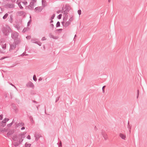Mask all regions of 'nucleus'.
I'll use <instances>...</instances> for the list:
<instances>
[{"label":"nucleus","mask_w":147,"mask_h":147,"mask_svg":"<svg viewBox=\"0 0 147 147\" xmlns=\"http://www.w3.org/2000/svg\"><path fill=\"white\" fill-rule=\"evenodd\" d=\"M15 27L18 30L20 29V27L18 25H16L15 26Z\"/></svg>","instance_id":"24"},{"label":"nucleus","mask_w":147,"mask_h":147,"mask_svg":"<svg viewBox=\"0 0 147 147\" xmlns=\"http://www.w3.org/2000/svg\"><path fill=\"white\" fill-rule=\"evenodd\" d=\"M31 1L30 3V4L28 6L30 9L33 8V6L34 4L36 2V0H31Z\"/></svg>","instance_id":"7"},{"label":"nucleus","mask_w":147,"mask_h":147,"mask_svg":"<svg viewBox=\"0 0 147 147\" xmlns=\"http://www.w3.org/2000/svg\"><path fill=\"white\" fill-rule=\"evenodd\" d=\"M65 10L68 12L69 11V7L68 5H65Z\"/></svg>","instance_id":"18"},{"label":"nucleus","mask_w":147,"mask_h":147,"mask_svg":"<svg viewBox=\"0 0 147 147\" xmlns=\"http://www.w3.org/2000/svg\"><path fill=\"white\" fill-rule=\"evenodd\" d=\"M14 122V119L13 120L12 122L10 123H9V124H8L7 125V126L8 127H10L12 125L13 123Z\"/></svg>","instance_id":"23"},{"label":"nucleus","mask_w":147,"mask_h":147,"mask_svg":"<svg viewBox=\"0 0 147 147\" xmlns=\"http://www.w3.org/2000/svg\"><path fill=\"white\" fill-rule=\"evenodd\" d=\"M22 3L25 5H26L27 4V1H25L24 2H22Z\"/></svg>","instance_id":"43"},{"label":"nucleus","mask_w":147,"mask_h":147,"mask_svg":"<svg viewBox=\"0 0 147 147\" xmlns=\"http://www.w3.org/2000/svg\"><path fill=\"white\" fill-rule=\"evenodd\" d=\"M3 115H0V120H2L3 119Z\"/></svg>","instance_id":"45"},{"label":"nucleus","mask_w":147,"mask_h":147,"mask_svg":"<svg viewBox=\"0 0 147 147\" xmlns=\"http://www.w3.org/2000/svg\"><path fill=\"white\" fill-rule=\"evenodd\" d=\"M53 21L52 20H51L50 21V23H53Z\"/></svg>","instance_id":"58"},{"label":"nucleus","mask_w":147,"mask_h":147,"mask_svg":"<svg viewBox=\"0 0 147 147\" xmlns=\"http://www.w3.org/2000/svg\"><path fill=\"white\" fill-rule=\"evenodd\" d=\"M19 145V144L17 143H16L14 144V145L15 146H18Z\"/></svg>","instance_id":"47"},{"label":"nucleus","mask_w":147,"mask_h":147,"mask_svg":"<svg viewBox=\"0 0 147 147\" xmlns=\"http://www.w3.org/2000/svg\"><path fill=\"white\" fill-rule=\"evenodd\" d=\"M6 44L2 45V47L3 49L5 50L6 49Z\"/></svg>","instance_id":"26"},{"label":"nucleus","mask_w":147,"mask_h":147,"mask_svg":"<svg viewBox=\"0 0 147 147\" xmlns=\"http://www.w3.org/2000/svg\"><path fill=\"white\" fill-rule=\"evenodd\" d=\"M31 42L33 43L36 44L39 46H40L41 45L42 43L40 41H38V39L34 38L31 39Z\"/></svg>","instance_id":"4"},{"label":"nucleus","mask_w":147,"mask_h":147,"mask_svg":"<svg viewBox=\"0 0 147 147\" xmlns=\"http://www.w3.org/2000/svg\"><path fill=\"white\" fill-rule=\"evenodd\" d=\"M58 30H62V29H60Z\"/></svg>","instance_id":"62"},{"label":"nucleus","mask_w":147,"mask_h":147,"mask_svg":"<svg viewBox=\"0 0 147 147\" xmlns=\"http://www.w3.org/2000/svg\"><path fill=\"white\" fill-rule=\"evenodd\" d=\"M33 79L35 81H36L37 80V78L36 76L35 75L33 76Z\"/></svg>","instance_id":"32"},{"label":"nucleus","mask_w":147,"mask_h":147,"mask_svg":"<svg viewBox=\"0 0 147 147\" xmlns=\"http://www.w3.org/2000/svg\"><path fill=\"white\" fill-rule=\"evenodd\" d=\"M62 14H60L59 15L57 16V18L59 19H60L61 18L62 16Z\"/></svg>","instance_id":"34"},{"label":"nucleus","mask_w":147,"mask_h":147,"mask_svg":"<svg viewBox=\"0 0 147 147\" xmlns=\"http://www.w3.org/2000/svg\"><path fill=\"white\" fill-rule=\"evenodd\" d=\"M7 7L10 8H13L14 7V5L13 3L12 4H8L6 5Z\"/></svg>","instance_id":"10"},{"label":"nucleus","mask_w":147,"mask_h":147,"mask_svg":"<svg viewBox=\"0 0 147 147\" xmlns=\"http://www.w3.org/2000/svg\"><path fill=\"white\" fill-rule=\"evenodd\" d=\"M9 120L8 118H5L3 120L0 122V126L3 127H5L6 125V122Z\"/></svg>","instance_id":"3"},{"label":"nucleus","mask_w":147,"mask_h":147,"mask_svg":"<svg viewBox=\"0 0 147 147\" xmlns=\"http://www.w3.org/2000/svg\"><path fill=\"white\" fill-rule=\"evenodd\" d=\"M13 2H15L16 0H11Z\"/></svg>","instance_id":"61"},{"label":"nucleus","mask_w":147,"mask_h":147,"mask_svg":"<svg viewBox=\"0 0 147 147\" xmlns=\"http://www.w3.org/2000/svg\"><path fill=\"white\" fill-rule=\"evenodd\" d=\"M70 23H71V22L69 21H68L66 22L65 23V24L64 25V27H67L70 24Z\"/></svg>","instance_id":"17"},{"label":"nucleus","mask_w":147,"mask_h":147,"mask_svg":"<svg viewBox=\"0 0 147 147\" xmlns=\"http://www.w3.org/2000/svg\"><path fill=\"white\" fill-rule=\"evenodd\" d=\"M18 5L19 7L21 9H22L23 8V7L22 6L21 4L20 3H18Z\"/></svg>","instance_id":"27"},{"label":"nucleus","mask_w":147,"mask_h":147,"mask_svg":"<svg viewBox=\"0 0 147 147\" xmlns=\"http://www.w3.org/2000/svg\"><path fill=\"white\" fill-rule=\"evenodd\" d=\"M60 12V11H57V13H58L59 12Z\"/></svg>","instance_id":"64"},{"label":"nucleus","mask_w":147,"mask_h":147,"mask_svg":"<svg viewBox=\"0 0 147 147\" xmlns=\"http://www.w3.org/2000/svg\"><path fill=\"white\" fill-rule=\"evenodd\" d=\"M23 140V139L21 138V139L19 140L20 143H21L22 142Z\"/></svg>","instance_id":"46"},{"label":"nucleus","mask_w":147,"mask_h":147,"mask_svg":"<svg viewBox=\"0 0 147 147\" xmlns=\"http://www.w3.org/2000/svg\"><path fill=\"white\" fill-rule=\"evenodd\" d=\"M19 34L18 33L16 32H13L11 34V37L13 39L14 41L17 43L20 42V40L18 38Z\"/></svg>","instance_id":"2"},{"label":"nucleus","mask_w":147,"mask_h":147,"mask_svg":"<svg viewBox=\"0 0 147 147\" xmlns=\"http://www.w3.org/2000/svg\"><path fill=\"white\" fill-rule=\"evenodd\" d=\"M46 40V38H45V37H43L42 38V40Z\"/></svg>","instance_id":"48"},{"label":"nucleus","mask_w":147,"mask_h":147,"mask_svg":"<svg viewBox=\"0 0 147 147\" xmlns=\"http://www.w3.org/2000/svg\"><path fill=\"white\" fill-rule=\"evenodd\" d=\"M60 26V22L59 21H58L56 24V27H58Z\"/></svg>","instance_id":"29"},{"label":"nucleus","mask_w":147,"mask_h":147,"mask_svg":"<svg viewBox=\"0 0 147 147\" xmlns=\"http://www.w3.org/2000/svg\"><path fill=\"white\" fill-rule=\"evenodd\" d=\"M20 43V42L17 43V42H15V41H14L13 43L12 44L10 45V49H9V50L14 49L16 48V45H18Z\"/></svg>","instance_id":"5"},{"label":"nucleus","mask_w":147,"mask_h":147,"mask_svg":"<svg viewBox=\"0 0 147 147\" xmlns=\"http://www.w3.org/2000/svg\"><path fill=\"white\" fill-rule=\"evenodd\" d=\"M101 134L104 137V139L105 140H106L107 139V135L106 133H105L104 131H102Z\"/></svg>","instance_id":"9"},{"label":"nucleus","mask_w":147,"mask_h":147,"mask_svg":"<svg viewBox=\"0 0 147 147\" xmlns=\"http://www.w3.org/2000/svg\"><path fill=\"white\" fill-rule=\"evenodd\" d=\"M26 86L27 87L31 88L32 89H34V86L33 83L31 82L30 81L28 82L26 84Z\"/></svg>","instance_id":"6"},{"label":"nucleus","mask_w":147,"mask_h":147,"mask_svg":"<svg viewBox=\"0 0 147 147\" xmlns=\"http://www.w3.org/2000/svg\"><path fill=\"white\" fill-rule=\"evenodd\" d=\"M73 19H73V17L72 16L71 17L69 18V21L71 22V21H72L73 20Z\"/></svg>","instance_id":"33"},{"label":"nucleus","mask_w":147,"mask_h":147,"mask_svg":"<svg viewBox=\"0 0 147 147\" xmlns=\"http://www.w3.org/2000/svg\"><path fill=\"white\" fill-rule=\"evenodd\" d=\"M57 144L58 145L59 147H61L62 146V144L61 141H60L59 143V144L58 143H57Z\"/></svg>","instance_id":"35"},{"label":"nucleus","mask_w":147,"mask_h":147,"mask_svg":"<svg viewBox=\"0 0 147 147\" xmlns=\"http://www.w3.org/2000/svg\"><path fill=\"white\" fill-rule=\"evenodd\" d=\"M11 28L8 26L3 27L1 29V31L3 34L6 36H8L9 32H11Z\"/></svg>","instance_id":"1"},{"label":"nucleus","mask_w":147,"mask_h":147,"mask_svg":"<svg viewBox=\"0 0 147 147\" xmlns=\"http://www.w3.org/2000/svg\"><path fill=\"white\" fill-rule=\"evenodd\" d=\"M11 106L13 109L14 110L15 112H16L17 110L16 108V105L14 104H12Z\"/></svg>","instance_id":"11"},{"label":"nucleus","mask_w":147,"mask_h":147,"mask_svg":"<svg viewBox=\"0 0 147 147\" xmlns=\"http://www.w3.org/2000/svg\"><path fill=\"white\" fill-rule=\"evenodd\" d=\"M31 21V20H30L28 23L27 26H29L30 24V22Z\"/></svg>","instance_id":"50"},{"label":"nucleus","mask_w":147,"mask_h":147,"mask_svg":"<svg viewBox=\"0 0 147 147\" xmlns=\"http://www.w3.org/2000/svg\"><path fill=\"white\" fill-rule=\"evenodd\" d=\"M35 137H36L35 138V140L36 141H37L38 140V139L40 137V136L38 135H36V136H35Z\"/></svg>","instance_id":"21"},{"label":"nucleus","mask_w":147,"mask_h":147,"mask_svg":"<svg viewBox=\"0 0 147 147\" xmlns=\"http://www.w3.org/2000/svg\"><path fill=\"white\" fill-rule=\"evenodd\" d=\"M24 13V12L23 11H21L18 12L17 13V15L18 16H21L23 15Z\"/></svg>","instance_id":"13"},{"label":"nucleus","mask_w":147,"mask_h":147,"mask_svg":"<svg viewBox=\"0 0 147 147\" xmlns=\"http://www.w3.org/2000/svg\"><path fill=\"white\" fill-rule=\"evenodd\" d=\"M29 118L30 120V121L32 123H34V122L33 120V118L32 116H30L29 117Z\"/></svg>","instance_id":"19"},{"label":"nucleus","mask_w":147,"mask_h":147,"mask_svg":"<svg viewBox=\"0 0 147 147\" xmlns=\"http://www.w3.org/2000/svg\"><path fill=\"white\" fill-rule=\"evenodd\" d=\"M25 133L24 134V133L23 134H22L21 135V138L23 139L25 137Z\"/></svg>","instance_id":"36"},{"label":"nucleus","mask_w":147,"mask_h":147,"mask_svg":"<svg viewBox=\"0 0 147 147\" xmlns=\"http://www.w3.org/2000/svg\"><path fill=\"white\" fill-rule=\"evenodd\" d=\"M120 137L123 139L124 140H125L126 136L123 134L120 133L119 134Z\"/></svg>","instance_id":"12"},{"label":"nucleus","mask_w":147,"mask_h":147,"mask_svg":"<svg viewBox=\"0 0 147 147\" xmlns=\"http://www.w3.org/2000/svg\"><path fill=\"white\" fill-rule=\"evenodd\" d=\"M9 83L11 86H13L17 90V88L14 85H13V84H12V83L10 82H9Z\"/></svg>","instance_id":"38"},{"label":"nucleus","mask_w":147,"mask_h":147,"mask_svg":"<svg viewBox=\"0 0 147 147\" xmlns=\"http://www.w3.org/2000/svg\"><path fill=\"white\" fill-rule=\"evenodd\" d=\"M26 38L27 39L29 40L31 38V36H26Z\"/></svg>","instance_id":"40"},{"label":"nucleus","mask_w":147,"mask_h":147,"mask_svg":"<svg viewBox=\"0 0 147 147\" xmlns=\"http://www.w3.org/2000/svg\"><path fill=\"white\" fill-rule=\"evenodd\" d=\"M18 3H20V2L19 1V0H17L16 1V3L18 4Z\"/></svg>","instance_id":"56"},{"label":"nucleus","mask_w":147,"mask_h":147,"mask_svg":"<svg viewBox=\"0 0 147 147\" xmlns=\"http://www.w3.org/2000/svg\"><path fill=\"white\" fill-rule=\"evenodd\" d=\"M8 15L7 13H6V14H5L3 17V19H6L7 18Z\"/></svg>","instance_id":"22"},{"label":"nucleus","mask_w":147,"mask_h":147,"mask_svg":"<svg viewBox=\"0 0 147 147\" xmlns=\"http://www.w3.org/2000/svg\"><path fill=\"white\" fill-rule=\"evenodd\" d=\"M24 123L20 122V123H19L17 124L16 126L17 127H18L19 126L22 127V126H24Z\"/></svg>","instance_id":"14"},{"label":"nucleus","mask_w":147,"mask_h":147,"mask_svg":"<svg viewBox=\"0 0 147 147\" xmlns=\"http://www.w3.org/2000/svg\"><path fill=\"white\" fill-rule=\"evenodd\" d=\"M111 1V0H108V2H110Z\"/></svg>","instance_id":"63"},{"label":"nucleus","mask_w":147,"mask_h":147,"mask_svg":"<svg viewBox=\"0 0 147 147\" xmlns=\"http://www.w3.org/2000/svg\"><path fill=\"white\" fill-rule=\"evenodd\" d=\"M14 130L12 129L10 130L8 132L7 134L9 135H11L14 133Z\"/></svg>","instance_id":"16"},{"label":"nucleus","mask_w":147,"mask_h":147,"mask_svg":"<svg viewBox=\"0 0 147 147\" xmlns=\"http://www.w3.org/2000/svg\"><path fill=\"white\" fill-rule=\"evenodd\" d=\"M139 95H137V98H138V96H139Z\"/></svg>","instance_id":"60"},{"label":"nucleus","mask_w":147,"mask_h":147,"mask_svg":"<svg viewBox=\"0 0 147 147\" xmlns=\"http://www.w3.org/2000/svg\"><path fill=\"white\" fill-rule=\"evenodd\" d=\"M139 90H138L137 91V95H139Z\"/></svg>","instance_id":"54"},{"label":"nucleus","mask_w":147,"mask_h":147,"mask_svg":"<svg viewBox=\"0 0 147 147\" xmlns=\"http://www.w3.org/2000/svg\"><path fill=\"white\" fill-rule=\"evenodd\" d=\"M59 98V97H58L56 100V102H57V101H58Z\"/></svg>","instance_id":"49"},{"label":"nucleus","mask_w":147,"mask_h":147,"mask_svg":"<svg viewBox=\"0 0 147 147\" xmlns=\"http://www.w3.org/2000/svg\"><path fill=\"white\" fill-rule=\"evenodd\" d=\"M106 87V86H103V87H102V92H103L104 93L105 92V90H104V89L105 88V87Z\"/></svg>","instance_id":"42"},{"label":"nucleus","mask_w":147,"mask_h":147,"mask_svg":"<svg viewBox=\"0 0 147 147\" xmlns=\"http://www.w3.org/2000/svg\"><path fill=\"white\" fill-rule=\"evenodd\" d=\"M4 59V57H2L0 59V60H2L3 59Z\"/></svg>","instance_id":"57"},{"label":"nucleus","mask_w":147,"mask_h":147,"mask_svg":"<svg viewBox=\"0 0 147 147\" xmlns=\"http://www.w3.org/2000/svg\"><path fill=\"white\" fill-rule=\"evenodd\" d=\"M49 37L51 38H52L54 39H57V37L54 36L53 35H52L51 33H50L49 34Z\"/></svg>","instance_id":"15"},{"label":"nucleus","mask_w":147,"mask_h":147,"mask_svg":"<svg viewBox=\"0 0 147 147\" xmlns=\"http://www.w3.org/2000/svg\"><path fill=\"white\" fill-rule=\"evenodd\" d=\"M31 144H27V143H26L25 144V147H30Z\"/></svg>","instance_id":"25"},{"label":"nucleus","mask_w":147,"mask_h":147,"mask_svg":"<svg viewBox=\"0 0 147 147\" xmlns=\"http://www.w3.org/2000/svg\"><path fill=\"white\" fill-rule=\"evenodd\" d=\"M27 138L28 140H30L31 139L30 136L29 135H28L27 137Z\"/></svg>","instance_id":"44"},{"label":"nucleus","mask_w":147,"mask_h":147,"mask_svg":"<svg viewBox=\"0 0 147 147\" xmlns=\"http://www.w3.org/2000/svg\"><path fill=\"white\" fill-rule=\"evenodd\" d=\"M25 31H26V30H25V29L24 28L22 32H25Z\"/></svg>","instance_id":"59"},{"label":"nucleus","mask_w":147,"mask_h":147,"mask_svg":"<svg viewBox=\"0 0 147 147\" xmlns=\"http://www.w3.org/2000/svg\"><path fill=\"white\" fill-rule=\"evenodd\" d=\"M42 80V78H40L39 79H38V81H41Z\"/></svg>","instance_id":"52"},{"label":"nucleus","mask_w":147,"mask_h":147,"mask_svg":"<svg viewBox=\"0 0 147 147\" xmlns=\"http://www.w3.org/2000/svg\"><path fill=\"white\" fill-rule=\"evenodd\" d=\"M127 128H128V129L129 131V132L130 133L131 132V126H130L129 124H128V125H127Z\"/></svg>","instance_id":"28"},{"label":"nucleus","mask_w":147,"mask_h":147,"mask_svg":"<svg viewBox=\"0 0 147 147\" xmlns=\"http://www.w3.org/2000/svg\"><path fill=\"white\" fill-rule=\"evenodd\" d=\"M50 26L51 27H52V28H53L54 26V25L53 24H51L50 25Z\"/></svg>","instance_id":"51"},{"label":"nucleus","mask_w":147,"mask_h":147,"mask_svg":"<svg viewBox=\"0 0 147 147\" xmlns=\"http://www.w3.org/2000/svg\"><path fill=\"white\" fill-rule=\"evenodd\" d=\"M68 12L67 11H66L65 10L64 11H63V12H62V13H63V14H65V16H66L67 15V13H68Z\"/></svg>","instance_id":"31"},{"label":"nucleus","mask_w":147,"mask_h":147,"mask_svg":"<svg viewBox=\"0 0 147 147\" xmlns=\"http://www.w3.org/2000/svg\"><path fill=\"white\" fill-rule=\"evenodd\" d=\"M25 127H23L21 128V130H23L24 129H25Z\"/></svg>","instance_id":"53"},{"label":"nucleus","mask_w":147,"mask_h":147,"mask_svg":"<svg viewBox=\"0 0 147 147\" xmlns=\"http://www.w3.org/2000/svg\"><path fill=\"white\" fill-rule=\"evenodd\" d=\"M45 4V1H42V6L44 7H45L46 6Z\"/></svg>","instance_id":"30"},{"label":"nucleus","mask_w":147,"mask_h":147,"mask_svg":"<svg viewBox=\"0 0 147 147\" xmlns=\"http://www.w3.org/2000/svg\"><path fill=\"white\" fill-rule=\"evenodd\" d=\"M55 14L54 13L53 14L52 16L51 17V20H53V19L55 17Z\"/></svg>","instance_id":"39"},{"label":"nucleus","mask_w":147,"mask_h":147,"mask_svg":"<svg viewBox=\"0 0 147 147\" xmlns=\"http://www.w3.org/2000/svg\"><path fill=\"white\" fill-rule=\"evenodd\" d=\"M43 8L42 6H40L39 7H36L35 8V11L36 12H40L42 9H43Z\"/></svg>","instance_id":"8"},{"label":"nucleus","mask_w":147,"mask_h":147,"mask_svg":"<svg viewBox=\"0 0 147 147\" xmlns=\"http://www.w3.org/2000/svg\"><path fill=\"white\" fill-rule=\"evenodd\" d=\"M81 11L80 10H79L78 11V13L79 15H80L81 14Z\"/></svg>","instance_id":"41"},{"label":"nucleus","mask_w":147,"mask_h":147,"mask_svg":"<svg viewBox=\"0 0 147 147\" xmlns=\"http://www.w3.org/2000/svg\"><path fill=\"white\" fill-rule=\"evenodd\" d=\"M12 17H13V16H12V15H10V18L9 20V21L11 23H12V22H13V21H12V20H13V18H12Z\"/></svg>","instance_id":"20"},{"label":"nucleus","mask_w":147,"mask_h":147,"mask_svg":"<svg viewBox=\"0 0 147 147\" xmlns=\"http://www.w3.org/2000/svg\"><path fill=\"white\" fill-rule=\"evenodd\" d=\"M25 52H24V53H23L22 54H21L20 56H21L22 57V56H24V55H25V56H27L28 55V54H25Z\"/></svg>","instance_id":"37"},{"label":"nucleus","mask_w":147,"mask_h":147,"mask_svg":"<svg viewBox=\"0 0 147 147\" xmlns=\"http://www.w3.org/2000/svg\"><path fill=\"white\" fill-rule=\"evenodd\" d=\"M32 102H33L35 103H37V102L36 101H35V100H32Z\"/></svg>","instance_id":"55"}]
</instances>
